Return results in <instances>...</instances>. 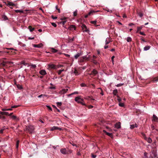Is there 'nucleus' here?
Returning a JSON list of instances; mask_svg holds the SVG:
<instances>
[{"label":"nucleus","mask_w":158,"mask_h":158,"mask_svg":"<svg viewBox=\"0 0 158 158\" xmlns=\"http://www.w3.org/2000/svg\"><path fill=\"white\" fill-rule=\"evenodd\" d=\"M8 4L10 6H15V5L14 4H13L12 2H8Z\"/></svg>","instance_id":"obj_37"},{"label":"nucleus","mask_w":158,"mask_h":158,"mask_svg":"<svg viewBox=\"0 0 158 158\" xmlns=\"http://www.w3.org/2000/svg\"><path fill=\"white\" fill-rule=\"evenodd\" d=\"M74 37H73L72 38H71L70 37H69L68 40V41L69 42L71 43L73 42L74 40Z\"/></svg>","instance_id":"obj_19"},{"label":"nucleus","mask_w":158,"mask_h":158,"mask_svg":"<svg viewBox=\"0 0 158 158\" xmlns=\"http://www.w3.org/2000/svg\"><path fill=\"white\" fill-rule=\"evenodd\" d=\"M98 11H99L98 10L95 11L94 10H91L86 15H85V18H87L89 16H90L91 15H93L94 13H95V12H98Z\"/></svg>","instance_id":"obj_3"},{"label":"nucleus","mask_w":158,"mask_h":158,"mask_svg":"<svg viewBox=\"0 0 158 158\" xmlns=\"http://www.w3.org/2000/svg\"><path fill=\"white\" fill-rule=\"evenodd\" d=\"M14 120H16L17 119V117L15 115H12L11 117Z\"/></svg>","instance_id":"obj_42"},{"label":"nucleus","mask_w":158,"mask_h":158,"mask_svg":"<svg viewBox=\"0 0 158 158\" xmlns=\"http://www.w3.org/2000/svg\"><path fill=\"white\" fill-rule=\"evenodd\" d=\"M60 152L62 154L65 155L69 153L68 151L66 148H62L60 150Z\"/></svg>","instance_id":"obj_5"},{"label":"nucleus","mask_w":158,"mask_h":158,"mask_svg":"<svg viewBox=\"0 0 158 158\" xmlns=\"http://www.w3.org/2000/svg\"><path fill=\"white\" fill-rule=\"evenodd\" d=\"M123 85V84H119L117 85V86L118 87H119L122 86Z\"/></svg>","instance_id":"obj_61"},{"label":"nucleus","mask_w":158,"mask_h":158,"mask_svg":"<svg viewBox=\"0 0 158 158\" xmlns=\"http://www.w3.org/2000/svg\"><path fill=\"white\" fill-rule=\"evenodd\" d=\"M81 87H85L86 86V85L84 83H81Z\"/></svg>","instance_id":"obj_55"},{"label":"nucleus","mask_w":158,"mask_h":158,"mask_svg":"<svg viewBox=\"0 0 158 158\" xmlns=\"http://www.w3.org/2000/svg\"><path fill=\"white\" fill-rule=\"evenodd\" d=\"M51 24L52 25V26H53L55 27H56L57 26L56 24L55 23H51Z\"/></svg>","instance_id":"obj_46"},{"label":"nucleus","mask_w":158,"mask_h":158,"mask_svg":"<svg viewBox=\"0 0 158 158\" xmlns=\"http://www.w3.org/2000/svg\"><path fill=\"white\" fill-rule=\"evenodd\" d=\"M21 64H23L24 65H26L27 64V63H26L24 61H22Z\"/></svg>","instance_id":"obj_60"},{"label":"nucleus","mask_w":158,"mask_h":158,"mask_svg":"<svg viewBox=\"0 0 158 158\" xmlns=\"http://www.w3.org/2000/svg\"><path fill=\"white\" fill-rule=\"evenodd\" d=\"M152 153L153 154V156L154 157V158H158L157 156V154L156 152H153Z\"/></svg>","instance_id":"obj_27"},{"label":"nucleus","mask_w":158,"mask_h":158,"mask_svg":"<svg viewBox=\"0 0 158 158\" xmlns=\"http://www.w3.org/2000/svg\"><path fill=\"white\" fill-rule=\"evenodd\" d=\"M82 27L85 31L87 32L88 31V30L87 29V27L85 25L83 24L82 26Z\"/></svg>","instance_id":"obj_14"},{"label":"nucleus","mask_w":158,"mask_h":158,"mask_svg":"<svg viewBox=\"0 0 158 158\" xmlns=\"http://www.w3.org/2000/svg\"><path fill=\"white\" fill-rule=\"evenodd\" d=\"M67 19V17H63L62 18H61L60 19L61 20H64L65 21L66 20V19Z\"/></svg>","instance_id":"obj_33"},{"label":"nucleus","mask_w":158,"mask_h":158,"mask_svg":"<svg viewBox=\"0 0 158 158\" xmlns=\"http://www.w3.org/2000/svg\"><path fill=\"white\" fill-rule=\"evenodd\" d=\"M43 96H45V95L42 94L39 95L38 97L39 98H40L42 97Z\"/></svg>","instance_id":"obj_59"},{"label":"nucleus","mask_w":158,"mask_h":158,"mask_svg":"<svg viewBox=\"0 0 158 158\" xmlns=\"http://www.w3.org/2000/svg\"><path fill=\"white\" fill-rule=\"evenodd\" d=\"M51 17L53 19H56L57 18V17H54L53 15H52Z\"/></svg>","instance_id":"obj_58"},{"label":"nucleus","mask_w":158,"mask_h":158,"mask_svg":"<svg viewBox=\"0 0 158 158\" xmlns=\"http://www.w3.org/2000/svg\"><path fill=\"white\" fill-rule=\"evenodd\" d=\"M68 91V89H64L62 90V92L63 93H65L67 92Z\"/></svg>","instance_id":"obj_34"},{"label":"nucleus","mask_w":158,"mask_h":158,"mask_svg":"<svg viewBox=\"0 0 158 158\" xmlns=\"http://www.w3.org/2000/svg\"><path fill=\"white\" fill-rule=\"evenodd\" d=\"M127 40L128 42H130L131 41L132 39L131 38L129 37H128L127 38Z\"/></svg>","instance_id":"obj_31"},{"label":"nucleus","mask_w":158,"mask_h":158,"mask_svg":"<svg viewBox=\"0 0 158 158\" xmlns=\"http://www.w3.org/2000/svg\"><path fill=\"white\" fill-rule=\"evenodd\" d=\"M138 14L139 15L140 17H142L143 16V14L140 12H138Z\"/></svg>","instance_id":"obj_43"},{"label":"nucleus","mask_w":158,"mask_h":158,"mask_svg":"<svg viewBox=\"0 0 158 158\" xmlns=\"http://www.w3.org/2000/svg\"><path fill=\"white\" fill-rule=\"evenodd\" d=\"M64 69H63L62 70H59L58 71V74L60 75L61 74V72L63 71H64Z\"/></svg>","instance_id":"obj_35"},{"label":"nucleus","mask_w":158,"mask_h":158,"mask_svg":"<svg viewBox=\"0 0 158 158\" xmlns=\"http://www.w3.org/2000/svg\"><path fill=\"white\" fill-rule=\"evenodd\" d=\"M152 81L153 82H157L158 81V76L154 78Z\"/></svg>","instance_id":"obj_23"},{"label":"nucleus","mask_w":158,"mask_h":158,"mask_svg":"<svg viewBox=\"0 0 158 158\" xmlns=\"http://www.w3.org/2000/svg\"><path fill=\"white\" fill-rule=\"evenodd\" d=\"M114 56H113L111 57V60H112V62H114Z\"/></svg>","instance_id":"obj_64"},{"label":"nucleus","mask_w":158,"mask_h":158,"mask_svg":"<svg viewBox=\"0 0 158 158\" xmlns=\"http://www.w3.org/2000/svg\"><path fill=\"white\" fill-rule=\"evenodd\" d=\"M80 96L76 97L75 98V100L78 103H81L83 106H85V104L83 102L84 99L80 98Z\"/></svg>","instance_id":"obj_2"},{"label":"nucleus","mask_w":158,"mask_h":158,"mask_svg":"<svg viewBox=\"0 0 158 158\" xmlns=\"http://www.w3.org/2000/svg\"><path fill=\"white\" fill-rule=\"evenodd\" d=\"M28 28L30 30V31L31 32L33 31L35 29V28H34L32 27L31 26H29L28 27Z\"/></svg>","instance_id":"obj_21"},{"label":"nucleus","mask_w":158,"mask_h":158,"mask_svg":"<svg viewBox=\"0 0 158 158\" xmlns=\"http://www.w3.org/2000/svg\"><path fill=\"white\" fill-rule=\"evenodd\" d=\"M52 52L53 53H56V52L58 51L56 49H55V48H52Z\"/></svg>","instance_id":"obj_29"},{"label":"nucleus","mask_w":158,"mask_h":158,"mask_svg":"<svg viewBox=\"0 0 158 158\" xmlns=\"http://www.w3.org/2000/svg\"><path fill=\"white\" fill-rule=\"evenodd\" d=\"M5 52H6L7 53H10V54H11V53H14V52H13L12 51H5Z\"/></svg>","instance_id":"obj_45"},{"label":"nucleus","mask_w":158,"mask_h":158,"mask_svg":"<svg viewBox=\"0 0 158 158\" xmlns=\"http://www.w3.org/2000/svg\"><path fill=\"white\" fill-rule=\"evenodd\" d=\"M19 106H12V108H16L17 107H18Z\"/></svg>","instance_id":"obj_63"},{"label":"nucleus","mask_w":158,"mask_h":158,"mask_svg":"<svg viewBox=\"0 0 158 158\" xmlns=\"http://www.w3.org/2000/svg\"><path fill=\"white\" fill-rule=\"evenodd\" d=\"M92 61L95 64H98L97 61L95 59H93Z\"/></svg>","instance_id":"obj_38"},{"label":"nucleus","mask_w":158,"mask_h":158,"mask_svg":"<svg viewBox=\"0 0 158 158\" xmlns=\"http://www.w3.org/2000/svg\"><path fill=\"white\" fill-rule=\"evenodd\" d=\"M91 156L93 158H95L96 156L93 153L91 154Z\"/></svg>","instance_id":"obj_50"},{"label":"nucleus","mask_w":158,"mask_h":158,"mask_svg":"<svg viewBox=\"0 0 158 158\" xmlns=\"http://www.w3.org/2000/svg\"><path fill=\"white\" fill-rule=\"evenodd\" d=\"M115 127L119 129L121 127V123L120 122H118L116 123L115 125Z\"/></svg>","instance_id":"obj_10"},{"label":"nucleus","mask_w":158,"mask_h":158,"mask_svg":"<svg viewBox=\"0 0 158 158\" xmlns=\"http://www.w3.org/2000/svg\"><path fill=\"white\" fill-rule=\"evenodd\" d=\"M78 94V92H74V93H73L70 94H69V96H71V95H73L75 94Z\"/></svg>","instance_id":"obj_44"},{"label":"nucleus","mask_w":158,"mask_h":158,"mask_svg":"<svg viewBox=\"0 0 158 158\" xmlns=\"http://www.w3.org/2000/svg\"><path fill=\"white\" fill-rule=\"evenodd\" d=\"M48 68L50 69H56L55 65L54 64H50L48 65Z\"/></svg>","instance_id":"obj_11"},{"label":"nucleus","mask_w":158,"mask_h":158,"mask_svg":"<svg viewBox=\"0 0 158 158\" xmlns=\"http://www.w3.org/2000/svg\"><path fill=\"white\" fill-rule=\"evenodd\" d=\"M40 74L42 75H45L46 74V71L44 70H42L40 72Z\"/></svg>","instance_id":"obj_13"},{"label":"nucleus","mask_w":158,"mask_h":158,"mask_svg":"<svg viewBox=\"0 0 158 158\" xmlns=\"http://www.w3.org/2000/svg\"><path fill=\"white\" fill-rule=\"evenodd\" d=\"M106 135H107L108 136H109L110 137H112L113 136V135L112 133H109L108 132H107L106 134Z\"/></svg>","instance_id":"obj_40"},{"label":"nucleus","mask_w":158,"mask_h":158,"mask_svg":"<svg viewBox=\"0 0 158 158\" xmlns=\"http://www.w3.org/2000/svg\"><path fill=\"white\" fill-rule=\"evenodd\" d=\"M98 73L97 71L95 69H94L92 71L91 73L90 74V75H93L95 76Z\"/></svg>","instance_id":"obj_7"},{"label":"nucleus","mask_w":158,"mask_h":158,"mask_svg":"<svg viewBox=\"0 0 158 158\" xmlns=\"http://www.w3.org/2000/svg\"><path fill=\"white\" fill-rule=\"evenodd\" d=\"M142 135L143 136L144 139L146 140L148 143H151L152 142V140L150 138L147 137L144 133H142Z\"/></svg>","instance_id":"obj_4"},{"label":"nucleus","mask_w":158,"mask_h":158,"mask_svg":"<svg viewBox=\"0 0 158 158\" xmlns=\"http://www.w3.org/2000/svg\"><path fill=\"white\" fill-rule=\"evenodd\" d=\"M4 49H7L8 50H14L13 48H4Z\"/></svg>","instance_id":"obj_53"},{"label":"nucleus","mask_w":158,"mask_h":158,"mask_svg":"<svg viewBox=\"0 0 158 158\" xmlns=\"http://www.w3.org/2000/svg\"><path fill=\"white\" fill-rule=\"evenodd\" d=\"M143 26H141L140 27H137V30L136 31V33H139V31H140L143 28Z\"/></svg>","instance_id":"obj_18"},{"label":"nucleus","mask_w":158,"mask_h":158,"mask_svg":"<svg viewBox=\"0 0 158 158\" xmlns=\"http://www.w3.org/2000/svg\"><path fill=\"white\" fill-rule=\"evenodd\" d=\"M66 20L64 21H62L60 22V23L62 24L63 25H64L65 23H66Z\"/></svg>","instance_id":"obj_51"},{"label":"nucleus","mask_w":158,"mask_h":158,"mask_svg":"<svg viewBox=\"0 0 158 158\" xmlns=\"http://www.w3.org/2000/svg\"><path fill=\"white\" fill-rule=\"evenodd\" d=\"M46 106L47 107V108L49 110H50L51 111L52 110V108L50 106Z\"/></svg>","instance_id":"obj_52"},{"label":"nucleus","mask_w":158,"mask_h":158,"mask_svg":"<svg viewBox=\"0 0 158 158\" xmlns=\"http://www.w3.org/2000/svg\"><path fill=\"white\" fill-rule=\"evenodd\" d=\"M84 61H85V60L84 58L83 57V56L81 57L80 58V60L79 61V64H81V65H82L83 64H82V63L83 62H84Z\"/></svg>","instance_id":"obj_6"},{"label":"nucleus","mask_w":158,"mask_h":158,"mask_svg":"<svg viewBox=\"0 0 158 158\" xmlns=\"http://www.w3.org/2000/svg\"><path fill=\"white\" fill-rule=\"evenodd\" d=\"M96 23H97V21H91L90 22V23H92V24H94L96 26H98V25H96Z\"/></svg>","instance_id":"obj_26"},{"label":"nucleus","mask_w":158,"mask_h":158,"mask_svg":"<svg viewBox=\"0 0 158 158\" xmlns=\"http://www.w3.org/2000/svg\"><path fill=\"white\" fill-rule=\"evenodd\" d=\"M119 106L120 107H123L124 106V103H121V102H119L118 104Z\"/></svg>","instance_id":"obj_32"},{"label":"nucleus","mask_w":158,"mask_h":158,"mask_svg":"<svg viewBox=\"0 0 158 158\" xmlns=\"http://www.w3.org/2000/svg\"><path fill=\"white\" fill-rule=\"evenodd\" d=\"M15 11L16 13H23V10H15Z\"/></svg>","instance_id":"obj_25"},{"label":"nucleus","mask_w":158,"mask_h":158,"mask_svg":"<svg viewBox=\"0 0 158 158\" xmlns=\"http://www.w3.org/2000/svg\"><path fill=\"white\" fill-rule=\"evenodd\" d=\"M19 140H17L16 142V148L17 149H18L19 147Z\"/></svg>","instance_id":"obj_36"},{"label":"nucleus","mask_w":158,"mask_h":158,"mask_svg":"<svg viewBox=\"0 0 158 158\" xmlns=\"http://www.w3.org/2000/svg\"><path fill=\"white\" fill-rule=\"evenodd\" d=\"M130 128L131 129H133L135 128V125L134 124L131 125H130Z\"/></svg>","instance_id":"obj_47"},{"label":"nucleus","mask_w":158,"mask_h":158,"mask_svg":"<svg viewBox=\"0 0 158 158\" xmlns=\"http://www.w3.org/2000/svg\"><path fill=\"white\" fill-rule=\"evenodd\" d=\"M141 38L140 39V40H141L142 41H143V42H146V41H145L144 40L143 38V37H141Z\"/></svg>","instance_id":"obj_62"},{"label":"nucleus","mask_w":158,"mask_h":158,"mask_svg":"<svg viewBox=\"0 0 158 158\" xmlns=\"http://www.w3.org/2000/svg\"><path fill=\"white\" fill-rule=\"evenodd\" d=\"M31 67L33 68H35L36 67V66L35 64H32L31 65Z\"/></svg>","instance_id":"obj_57"},{"label":"nucleus","mask_w":158,"mask_h":158,"mask_svg":"<svg viewBox=\"0 0 158 158\" xmlns=\"http://www.w3.org/2000/svg\"><path fill=\"white\" fill-rule=\"evenodd\" d=\"M139 33H140V34L141 35H146L143 32L139 31Z\"/></svg>","instance_id":"obj_49"},{"label":"nucleus","mask_w":158,"mask_h":158,"mask_svg":"<svg viewBox=\"0 0 158 158\" xmlns=\"http://www.w3.org/2000/svg\"><path fill=\"white\" fill-rule=\"evenodd\" d=\"M17 87L19 89H23V87L21 85L19 84L17 85Z\"/></svg>","instance_id":"obj_30"},{"label":"nucleus","mask_w":158,"mask_h":158,"mask_svg":"<svg viewBox=\"0 0 158 158\" xmlns=\"http://www.w3.org/2000/svg\"><path fill=\"white\" fill-rule=\"evenodd\" d=\"M77 15V10H76L73 12V15L74 16H76Z\"/></svg>","instance_id":"obj_48"},{"label":"nucleus","mask_w":158,"mask_h":158,"mask_svg":"<svg viewBox=\"0 0 158 158\" xmlns=\"http://www.w3.org/2000/svg\"><path fill=\"white\" fill-rule=\"evenodd\" d=\"M2 19L3 20H7L8 19V18L5 15H3L2 16Z\"/></svg>","instance_id":"obj_24"},{"label":"nucleus","mask_w":158,"mask_h":158,"mask_svg":"<svg viewBox=\"0 0 158 158\" xmlns=\"http://www.w3.org/2000/svg\"><path fill=\"white\" fill-rule=\"evenodd\" d=\"M99 89H100L101 90V92L100 93V94L101 95H103L104 94V93H103V91H102V90L100 88H99Z\"/></svg>","instance_id":"obj_56"},{"label":"nucleus","mask_w":158,"mask_h":158,"mask_svg":"<svg viewBox=\"0 0 158 158\" xmlns=\"http://www.w3.org/2000/svg\"><path fill=\"white\" fill-rule=\"evenodd\" d=\"M5 129H2L0 130V133L2 134L3 133V131Z\"/></svg>","instance_id":"obj_54"},{"label":"nucleus","mask_w":158,"mask_h":158,"mask_svg":"<svg viewBox=\"0 0 158 158\" xmlns=\"http://www.w3.org/2000/svg\"><path fill=\"white\" fill-rule=\"evenodd\" d=\"M117 97H118V99H117V100L119 102H121V98H120L118 96V95H117Z\"/></svg>","instance_id":"obj_39"},{"label":"nucleus","mask_w":158,"mask_h":158,"mask_svg":"<svg viewBox=\"0 0 158 158\" xmlns=\"http://www.w3.org/2000/svg\"><path fill=\"white\" fill-rule=\"evenodd\" d=\"M82 52H81L78 53L74 56V57L76 59H77L79 56L82 55Z\"/></svg>","instance_id":"obj_9"},{"label":"nucleus","mask_w":158,"mask_h":158,"mask_svg":"<svg viewBox=\"0 0 158 158\" xmlns=\"http://www.w3.org/2000/svg\"><path fill=\"white\" fill-rule=\"evenodd\" d=\"M89 56H88V57H87V56H83L85 60L88 61L89 60Z\"/></svg>","instance_id":"obj_22"},{"label":"nucleus","mask_w":158,"mask_h":158,"mask_svg":"<svg viewBox=\"0 0 158 158\" xmlns=\"http://www.w3.org/2000/svg\"><path fill=\"white\" fill-rule=\"evenodd\" d=\"M25 129L26 131H27L28 132L30 133L31 134L34 131L35 127L34 126L32 125H29L27 126H26Z\"/></svg>","instance_id":"obj_1"},{"label":"nucleus","mask_w":158,"mask_h":158,"mask_svg":"<svg viewBox=\"0 0 158 158\" xmlns=\"http://www.w3.org/2000/svg\"><path fill=\"white\" fill-rule=\"evenodd\" d=\"M57 106L58 107H59L61 106L62 105V103L61 102H57L56 103Z\"/></svg>","instance_id":"obj_41"},{"label":"nucleus","mask_w":158,"mask_h":158,"mask_svg":"<svg viewBox=\"0 0 158 158\" xmlns=\"http://www.w3.org/2000/svg\"><path fill=\"white\" fill-rule=\"evenodd\" d=\"M118 93V90L117 89H114L113 90V94L115 96H117V93Z\"/></svg>","instance_id":"obj_20"},{"label":"nucleus","mask_w":158,"mask_h":158,"mask_svg":"<svg viewBox=\"0 0 158 158\" xmlns=\"http://www.w3.org/2000/svg\"><path fill=\"white\" fill-rule=\"evenodd\" d=\"M69 29L70 30H74L75 29V27L73 25H71L69 26Z\"/></svg>","instance_id":"obj_16"},{"label":"nucleus","mask_w":158,"mask_h":158,"mask_svg":"<svg viewBox=\"0 0 158 158\" xmlns=\"http://www.w3.org/2000/svg\"><path fill=\"white\" fill-rule=\"evenodd\" d=\"M74 73L75 74V75L76 76H77L79 74L78 73L77 70L76 69H75V70L74 72Z\"/></svg>","instance_id":"obj_28"},{"label":"nucleus","mask_w":158,"mask_h":158,"mask_svg":"<svg viewBox=\"0 0 158 158\" xmlns=\"http://www.w3.org/2000/svg\"><path fill=\"white\" fill-rule=\"evenodd\" d=\"M61 130V129L58 127H55V126H54L53 127H52L51 128V130L52 131H54V130Z\"/></svg>","instance_id":"obj_12"},{"label":"nucleus","mask_w":158,"mask_h":158,"mask_svg":"<svg viewBox=\"0 0 158 158\" xmlns=\"http://www.w3.org/2000/svg\"><path fill=\"white\" fill-rule=\"evenodd\" d=\"M33 45L35 48H40L42 47L43 45L42 43H40L38 44H33Z\"/></svg>","instance_id":"obj_8"},{"label":"nucleus","mask_w":158,"mask_h":158,"mask_svg":"<svg viewBox=\"0 0 158 158\" xmlns=\"http://www.w3.org/2000/svg\"><path fill=\"white\" fill-rule=\"evenodd\" d=\"M150 48L151 46H150L147 45L144 48L143 50L144 51H147Z\"/></svg>","instance_id":"obj_17"},{"label":"nucleus","mask_w":158,"mask_h":158,"mask_svg":"<svg viewBox=\"0 0 158 158\" xmlns=\"http://www.w3.org/2000/svg\"><path fill=\"white\" fill-rule=\"evenodd\" d=\"M153 119L152 120H154L155 121L157 122L158 120V117L155 114H153Z\"/></svg>","instance_id":"obj_15"}]
</instances>
